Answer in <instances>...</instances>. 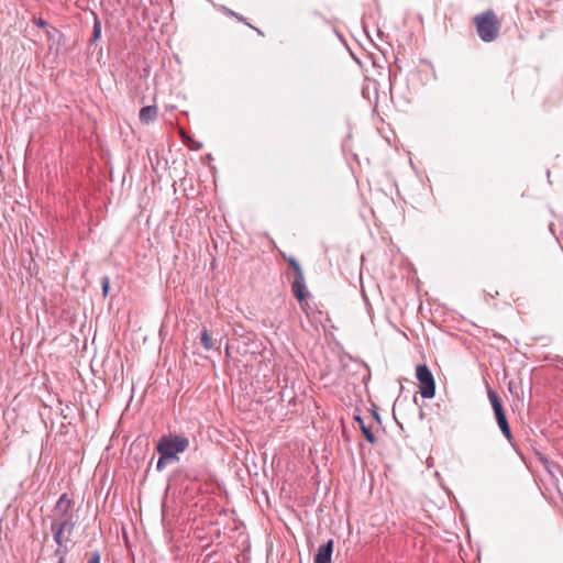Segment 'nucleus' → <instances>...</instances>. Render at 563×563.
I'll return each instance as SVG.
<instances>
[{
  "label": "nucleus",
  "instance_id": "1",
  "mask_svg": "<svg viewBox=\"0 0 563 563\" xmlns=\"http://www.w3.org/2000/svg\"><path fill=\"white\" fill-rule=\"evenodd\" d=\"M189 448V439L177 433H169L161 437L156 444L158 454H165L164 459L169 457L174 462H178V454L184 453Z\"/></svg>",
  "mask_w": 563,
  "mask_h": 563
},
{
  "label": "nucleus",
  "instance_id": "2",
  "mask_svg": "<svg viewBox=\"0 0 563 563\" xmlns=\"http://www.w3.org/2000/svg\"><path fill=\"white\" fill-rule=\"evenodd\" d=\"M474 24L477 35L483 42H493L497 38L500 21L493 10L489 9L474 16Z\"/></svg>",
  "mask_w": 563,
  "mask_h": 563
},
{
  "label": "nucleus",
  "instance_id": "3",
  "mask_svg": "<svg viewBox=\"0 0 563 563\" xmlns=\"http://www.w3.org/2000/svg\"><path fill=\"white\" fill-rule=\"evenodd\" d=\"M487 396L490 401L492 408L494 410L496 422H497L501 433L509 441V443H511L514 445V442H512L514 437H512V433H511L500 397L489 386L487 387Z\"/></svg>",
  "mask_w": 563,
  "mask_h": 563
},
{
  "label": "nucleus",
  "instance_id": "4",
  "mask_svg": "<svg viewBox=\"0 0 563 563\" xmlns=\"http://www.w3.org/2000/svg\"><path fill=\"white\" fill-rule=\"evenodd\" d=\"M416 377L419 382L420 395L423 398H433L435 395V382L431 371L426 364L417 366Z\"/></svg>",
  "mask_w": 563,
  "mask_h": 563
},
{
  "label": "nucleus",
  "instance_id": "5",
  "mask_svg": "<svg viewBox=\"0 0 563 563\" xmlns=\"http://www.w3.org/2000/svg\"><path fill=\"white\" fill-rule=\"evenodd\" d=\"M74 500L64 493L59 496L55 507L52 521H63L68 519L70 521H77V516L74 512Z\"/></svg>",
  "mask_w": 563,
  "mask_h": 563
},
{
  "label": "nucleus",
  "instance_id": "6",
  "mask_svg": "<svg viewBox=\"0 0 563 563\" xmlns=\"http://www.w3.org/2000/svg\"><path fill=\"white\" fill-rule=\"evenodd\" d=\"M76 525L77 521H70L69 519L68 521H52L51 532L54 541L70 542Z\"/></svg>",
  "mask_w": 563,
  "mask_h": 563
},
{
  "label": "nucleus",
  "instance_id": "7",
  "mask_svg": "<svg viewBox=\"0 0 563 563\" xmlns=\"http://www.w3.org/2000/svg\"><path fill=\"white\" fill-rule=\"evenodd\" d=\"M287 262L295 271V278L291 284V290L297 300H302L306 285L303 272L296 258L289 257L287 258Z\"/></svg>",
  "mask_w": 563,
  "mask_h": 563
},
{
  "label": "nucleus",
  "instance_id": "8",
  "mask_svg": "<svg viewBox=\"0 0 563 563\" xmlns=\"http://www.w3.org/2000/svg\"><path fill=\"white\" fill-rule=\"evenodd\" d=\"M302 311L307 317H314L317 313H322L318 306L313 302V298L305 286L303 299L298 300Z\"/></svg>",
  "mask_w": 563,
  "mask_h": 563
},
{
  "label": "nucleus",
  "instance_id": "9",
  "mask_svg": "<svg viewBox=\"0 0 563 563\" xmlns=\"http://www.w3.org/2000/svg\"><path fill=\"white\" fill-rule=\"evenodd\" d=\"M302 311L307 317H314L317 313H322L318 306L313 302V298L305 286L303 299L298 300Z\"/></svg>",
  "mask_w": 563,
  "mask_h": 563
},
{
  "label": "nucleus",
  "instance_id": "10",
  "mask_svg": "<svg viewBox=\"0 0 563 563\" xmlns=\"http://www.w3.org/2000/svg\"><path fill=\"white\" fill-rule=\"evenodd\" d=\"M333 553V540L330 539L324 544L320 545L314 556V563H331Z\"/></svg>",
  "mask_w": 563,
  "mask_h": 563
},
{
  "label": "nucleus",
  "instance_id": "11",
  "mask_svg": "<svg viewBox=\"0 0 563 563\" xmlns=\"http://www.w3.org/2000/svg\"><path fill=\"white\" fill-rule=\"evenodd\" d=\"M158 109L156 106H146L140 110V121L144 124H148L156 120Z\"/></svg>",
  "mask_w": 563,
  "mask_h": 563
},
{
  "label": "nucleus",
  "instance_id": "12",
  "mask_svg": "<svg viewBox=\"0 0 563 563\" xmlns=\"http://www.w3.org/2000/svg\"><path fill=\"white\" fill-rule=\"evenodd\" d=\"M354 420L357 422V424L360 426L365 439L371 443V444H376L377 443V438L375 437V434L372 432L371 428L367 427L363 420V418L361 416H354Z\"/></svg>",
  "mask_w": 563,
  "mask_h": 563
},
{
  "label": "nucleus",
  "instance_id": "13",
  "mask_svg": "<svg viewBox=\"0 0 563 563\" xmlns=\"http://www.w3.org/2000/svg\"><path fill=\"white\" fill-rule=\"evenodd\" d=\"M56 543L55 555L58 558V563H65L66 554L69 552L68 542L54 541Z\"/></svg>",
  "mask_w": 563,
  "mask_h": 563
},
{
  "label": "nucleus",
  "instance_id": "14",
  "mask_svg": "<svg viewBox=\"0 0 563 563\" xmlns=\"http://www.w3.org/2000/svg\"><path fill=\"white\" fill-rule=\"evenodd\" d=\"M200 340H201V344H202V346H203L207 351H209V350H211V349L213 347L212 340H211V338H210V335H209V333H208V331H207L206 329H203V330H202V332H201V339H200Z\"/></svg>",
  "mask_w": 563,
  "mask_h": 563
},
{
  "label": "nucleus",
  "instance_id": "15",
  "mask_svg": "<svg viewBox=\"0 0 563 563\" xmlns=\"http://www.w3.org/2000/svg\"><path fill=\"white\" fill-rule=\"evenodd\" d=\"M100 36H101V22L97 16H95L91 41L97 42L100 38Z\"/></svg>",
  "mask_w": 563,
  "mask_h": 563
},
{
  "label": "nucleus",
  "instance_id": "16",
  "mask_svg": "<svg viewBox=\"0 0 563 563\" xmlns=\"http://www.w3.org/2000/svg\"><path fill=\"white\" fill-rule=\"evenodd\" d=\"M164 456H165V454H159L158 461L156 463V470L158 472H162L163 470H165V467L169 463H174V461H172V459H169V457L164 459Z\"/></svg>",
  "mask_w": 563,
  "mask_h": 563
},
{
  "label": "nucleus",
  "instance_id": "17",
  "mask_svg": "<svg viewBox=\"0 0 563 563\" xmlns=\"http://www.w3.org/2000/svg\"><path fill=\"white\" fill-rule=\"evenodd\" d=\"M102 294L106 297L109 292L110 288V278L108 276L102 277L101 279Z\"/></svg>",
  "mask_w": 563,
  "mask_h": 563
},
{
  "label": "nucleus",
  "instance_id": "18",
  "mask_svg": "<svg viewBox=\"0 0 563 563\" xmlns=\"http://www.w3.org/2000/svg\"><path fill=\"white\" fill-rule=\"evenodd\" d=\"M101 555L98 551L91 553L88 563H100Z\"/></svg>",
  "mask_w": 563,
  "mask_h": 563
},
{
  "label": "nucleus",
  "instance_id": "19",
  "mask_svg": "<svg viewBox=\"0 0 563 563\" xmlns=\"http://www.w3.org/2000/svg\"><path fill=\"white\" fill-rule=\"evenodd\" d=\"M228 13H229L230 15L234 16L235 19H238L239 21H241V22H243V23L247 24L250 27H252V29H253V26H252L250 23H247V22L245 21V19H244L242 15H240V14L235 13V12H234V11H232V10H228Z\"/></svg>",
  "mask_w": 563,
  "mask_h": 563
},
{
  "label": "nucleus",
  "instance_id": "20",
  "mask_svg": "<svg viewBox=\"0 0 563 563\" xmlns=\"http://www.w3.org/2000/svg\"><path fill=\"white\" fill-rule=\"evenodd\" d=\"M35 24L38 26V27H45L46 26V22L42 19V18H38L35 20Z\"/></svg>",
  "mask_w": 563,
  "mask_h": 563
},
{
  "label": "nucleus",
  "instance_id": "21",
  "mask_svg": "<svg viewBox=\"0 0 563 563\" xmlns=\"http://www.w3.org/2000/svg\"><path fill=\"white\" fill-rule=\"evenodd\" d=\"M373 417L377 422H380V417L376 409L373 410Z\"/></svg>",
  "mask_w": 563,
  "mask_h": 563
},
{
  "label": "nucleus",
  "instance_id": "22",
  "mask_svg": "<svg viewBox=\"0 0 563 563\" xmlns=\"http://www.w3.org/2000/svg\"><path fill=\"white\" fill-rule=\"evenodd\" d=\"M430 321H431L434 325H437V327H438V323H437V321H435L434 319H430Z\"/></svg>",
  "mask_w": 563,
  "mask_h": 563
}]
</instances>
